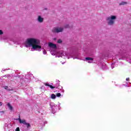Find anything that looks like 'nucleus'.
Returning <instances> with one entry per match:
<instances>
[{
	"label": "nucleus",
	"instance_id": "nucleus-13",
	"mask_svg": "<svg viewBox=\"0 0 131 131\" xmlns=\"http://www.w3.org/2000/svg\"><path fill=\"white\" fill-rule=\"evenodd\" d=\"M64 28H72V26H70L69 24L65 25L63 26Z\"/></svg>",
	"mask_w": 131,
	"mask_h": 131
},
{
	"label": "nucleus",
	"instance_id": "nucleus-8",
	"mask_svg": "<svg viewBox=\"0 0 131 131\" xmlns=\"http://www.w3.org/2000/svg\"><path fill=\"white\" fill-rule=\"evenodd\" d=\"M85 60L86 61H88V63H92V61H94V59L91 57H86Z\"/></svg>",
	"mask_w": 131,
	"mask_h": 131
},
{
	"label": "nucleus",
	"instance_id": "nucleus-26",
	"mask_svg": "<svg viewBox=\"0 0 131 131\" xmlns=\"http://www.w3.org/2000/svg\"><path fill=\"white\" fill-rule=\"evenodd\" d=\"M54 40H57V38H54Z\"/></svg>",
	"mask_w": 131,
	"mask_h": 131
},
{
	"label": "nucleus",
	"instance_id": "nucleus-1",
	"mask_svg": "<svg viewBox=\"0 0 131 131\" xmlns=\"http://www.w3.org/2000/svg\"><path fill=\"white\" fill-rule=\"evenodd\" d=\"M39 40L33 38H28L25 43V46L26 48L32 47L34 51H41V46H40Z\"/></svg>",
	"mask_w": 131,
	"mask_h": 131
},
{
	"label": "nucleus",
	"instance_id": "nucleus-23",
	"mask_svg": "<svg viewBox=\"0 0 131 131\" xmlns=\"http://www.w3.org/2000/svg\"><path fill=\"white\" fill-rule=\"evenodd\" d=\"M43 53L44 55H46V54H47V51H46V50H44L43 51Z\"/></svg>",
	"mask_w": 131,
	"mask_h": 131
},
{
	"label": "nucleus",
	"instance_id": "nucleus-22",
	"mask_svg": "<svg viewBox=\"0 0 131 131\" xmlns=\"http://www.w3.org/2000/svg\"><path fill=\"white\" fill-rule=\"evenodd\" d=\"M15 131H20V128H19V127H17Z\"/></svg>",
	"mask_w": 131,
	"mask_h": 131
},
{
	"label": "nucleus",
	"instance_id": "nucleus-27",
	"mask_svg": "<svg viewBox=\"0 0 131 131\" xmlns=\"http://www.w3.org/2000/svg\"><path fill=\"white\" fill-rule=\"evenodd\" d=\"M45 10H48V9L47 8H45Z\"/></svg>",
	"mask_w": 131,
	"mask_h": 131
},
{
	"label": "nucleus",
	"instance_id": "nucleus-19",
	"mask_svg": "<svg viewBox=\"0 0 131 131\" xmlns=\"http://www.w3.org/2000/svg\"><path fill=\"white\" fill-rule=\"evenodd\" d=\"M59 84H60L59 83H57L55 86H56L55 89H58V86H59Z\"/></svg>",
	"mask_w": 131,
	"mask_h": 131
},
{
	"label": "nucleus",
	"instance_id": "nucleus-7",
	"mask_svg": "<svg viewBox=\"0 0 131 131\" xmlns=\"http://www.w3.org/2000/svg\"><path fill=\"white\" fill-rule=\"evenodd\" d=\"M37 21H38L39 23H42V22H43V17H42L40 15H38L37 18Z\"/></svg>",
	"mask_w": 131,
	"mask_h": 131
},
{
	"label": "nucleus",
	"instance_id": "nucleus-2",
	"mask_svg": "<svg viewBox=\"0 0 131 131\" xmlns=\"http://www.w3.org/2000/svg\"><path fill=\"white\" fill-rule=\"evenodd\" d=\"M106 20L107 21L108 25L112 26L113 25H114L115 20H116V16L112 15L111 16L107 17H106Z\"/></svg>",
	"mask_w": 131,
	"mask_h": 131
},
{
	"label": "nucleus",
	"instance_id": "nucleus-14",
	"mask_svg": "<svg viewBox=\"0 0 131 131\" xmlns=\"http://www.w3.org/2000/svg\"><path fill=\"white\" fill-rule=\"evenodd\" d=\"M5 90H6V91H8L9 92H10V91H13V89H9L8 88V86H5Z\"/></svg>",
	"mask_w": 131,
	"mask_h": 131
},
{
	"label": "nucleus",
	"instance_id": "nucleus-16",
	"mask_svg": "<svg viewBox=\"0 0 131 131\" xmlns=\"http://www.w3.org/2000/svg\"><path fill=\"white\" fill-rule=\"evenodd\" d=\"M51 97L52 99H56V95L53 94L51 95Z\"/></svg>",
	"mask_w": 131,
	"mask_h": 131
},
{
	"label": "nucleus",
	"instance_id": "nucleus-11",
	"mask_svg": "<svg viewBox=\"0 0 131 131\" xmlns=\"http://www.w3.org/2000/svg\"><path fill=\"white\" fill-rule=\"evenodd\" d=\"M7 106H8V108H9V110H11V111L13 110V106L11 105V104H10V103H8L7 104Z\"/></svg>",
	"mask_w": 131,
	"mask_h": 131
},
{
	"label": "nucleus",
	"instance_id": "nucleus-9",
	"mask_svg": "<svg viewBox=\"0 0 131 131\" xmlns=\"http://www.w3.org/2000/svg\"><path fill=\"white\" fill-rule=\"evenodd\" d=\"M44 84L46 86H49V88H50V89H56V86H53L51 85H50L49 83H44Z\"/></svg>",
	"mask_w": 131,
	"mask_h": 131
},
{
	"label": "nucleus",
	"instance_id": "nucleus-5",
	"mask_svg": "<svg viewBox=\"0 0 131 131\" xmlns=\"http://www.w3.org/2000/svg\"><path fill=\"white\" fill-rule=\"evenodd\" d=\"M48 46L50 48H51L52 49H55V50H56L57 49V45L52 42H50Z\"/></svg>",
	"mask_w": 131,
	"mask_h": 131
},
{
	"label": "nucleus",
	"instance_id": "nucleus-12",
	"mask_svg": "<svg viewBox=\"0 0 131 131\" xmlns=\"http://www.w3.org/2000/svg\"><path fill=\"white\" fill-rule=\"evenodd\" d=\"M25 91L26 94H29L28 92H31V89L30 88H26Z\"/></svg>",
	"mask_w": 131,
	"mask_h": 131
},
{
	"label": "nucleus",
	"instance_id": "nucleus-4",
	"mask_svg": "<svg viewBox=\"0 0 131 131\" xmlns=\"http://www.w3.org/2000/svg\"><path fill=\"white\" fill-rule=\"evenodd\" d=\"M18 120L20 123H23L25 125H26L27 128H29L31 126L30 124L29 123H27L26 120H21V119L19 118Z\"/></svg>",
	"mask_w": 131,
	"mask_h": 131
},
{
	"label": "nucleus",
	"instance_id": "nucleus-18",
	"mask_svg": "<svg viewBox=\"0 0 131 131\" xmlns=\"http://www.w3.org/2000/svg\"><path fill=\"white\" fill-rule=\"evenodd\" d=\"M58 43H62V40L59 39L57 40Z\"/></svg>",
	"mask_w": 131,
	"mask_h": 131
},
{
	"label": "nucleus",
	"instance_id": "nucleus-24",
	"mask_svg": "<svg viewBox=\"0 0 131 131\" xmlns=\"http://www.w3.org/2000/svg\"><path fill=\"white\" fill-rule=\"evenodd\" d=\"M126 80H127V81L129 80V78H127L126 79Z\"/></svg>",
	"mask_w": 131,
	"mask_h": 131
},
{
	"label": "nucleus",
	"instance_id": "nucleus-17",
	"mask_svg": "<svg viewBox=\"0 0 131 131\" xmlns=\"http://www.w3.org/2000/svg\"><path fill=\"white\" fill-rule=\"evenodd\" d=\"M51 55H52V56H55V55H56V52H54L53 51H51Z\"/></svg>",
	"mask_w": 131,
	"mask_h": 131
},
{
	"label": "nucleus",
	"instance_id": "nucleus-25",
	"mask_svg": "<svg viewBox=\"0 0 131 131\" xmlns=\"http://www.w3.org/2000/svg\"><path fill=\"white\" fill-rule=\"evenodd\" d=\"M2 105H3V103L2 102H0V106H2Z\"/></svg>",
	"mask_w": 131,
	"mask_h": 131
},
{
	"label": "nucleus",
	"instance_id": "nucleus-28",
	"mask_svg": "<svg viewBox=\"0 0 131 131\" xmlns=\"http://www.w3.org/2000/svg\"><path fill=\"white\" fill-rule=\"evenodd\" d=\"M42 88H43V86H42V87H41V89H42Z\"/></svg>",
	"mask_w": 131,
	"mask_h": 131
},
{
	"label": "nucleus",
	"instance_id": "nucleus-10",
	"mask_svg": "<svg viewBox=\"0 0 131 131\" xmlns=\"http://www.w3.org/2000/svg\"><path fill=\"white\" fill-rule=\"evenodd\" d=\"M125 5H127V2L123 1L119 3V6H124Z\"/></svg>",
	"mask_w": 131,
	"mask_h": 131
},
{
	"label": "nucleus",
	"instance_id": "nucleus-3",
	"mask_svg": "<svg viewBox=\"0 0 131 131\" xmlns=\"http://www.w3.org/2000/svg\"><path fill=\"white\" fill-rule=\"evenodd\" d=\"M63 28H56L54 27L52 30V32L53 33H59V32H62L63 31Z\"/></svg>",
	"mask_w": 131,
	"mask_h": 131
},
{
	"label": "nucleus",
	"instance_id": "nucleus-6",
	"mask_svg": "<svg viewBox=\"0 0 131 131\" xmlns=\"http://www.w3.org/2000/svg\"><path fill=\"white\" fill-rule=\"evenodd\" d=\"M65 57V54H64V51H59L57 53V57H58V58H60V57Z\"/></svg>",
	"mask_w": 131,
	"mask_h": 131
},
{
	"label": "nucleus",
	"instance_id": "nucleus-21",
	"mask_svg": "<svg viewBox=\"0 0 131 131\" xmlns=\"http://www.w3.org/2000/svg\"><path fill=\"white\" fill-rule=\"evenodd\" d=\"M2 34H4V32L2 30H0V35H2Z\"/></svg>",
	"mask_w": 131,
	"mask_h": 131
},
{
	"label": "nucleus",
	"instance_id": "nucleus-15",
	"mask_svg": "<svg viewBox=\"0 0 131 131\" xmlns=\"http://www.w3.org/2000/svg\"><path fill=\"white\" fill-rule=\"evenodd\" d=\"M102 69H103V70H105V69H106V68H107V66H106L105 64L104 65L102 64Z\"/></svg>",
	"mask_w": 131,
	"mask_h": 131
},
{
	"label": "nucleus",
	"instance_id": "nucleus-20",
	"mask_svg": "<svg viewBox=\"0 0 131 131\" xmlns=\"http://www.w3.org/2000/svg\"><path fill=\"white\" fill-rule=\"evenodd\" d=\"M56 97H61V93H57L56 94Z\"/></svg>",
	"mask_w": 131,
	"mask_h": 131
}]
</instances>
